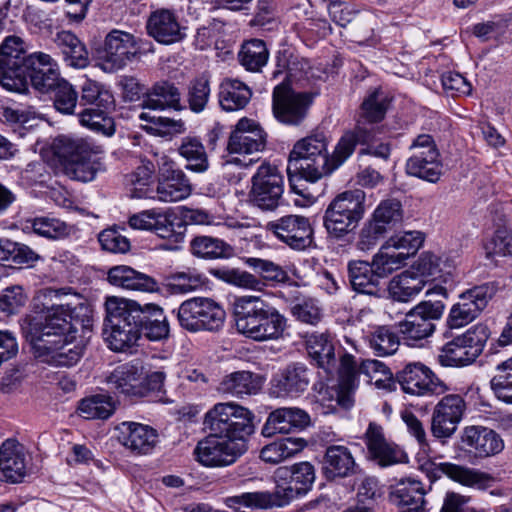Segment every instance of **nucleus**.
Returning <instances> with one entry per match:
<instances>
[{
  "instance_id": "f257e3e1",
  "label": "nucleus",
  "mask_w": 512,
  "mask_h": 512,
  "mask_svg": "<svg viewBox=\"0 0 512 512\" xmlns=\"http://www.w3.org/2000/svg\"><path fill=\"white\" fill-rule=\"evenodd\" d=\"M39 297L51 302L42 316H27L22 324V332L32 347L35 357L60 367H71L83 356L84 346L76 342L78 320L67 297L77 298L71 288H45Z\"/></svg>"
},
{
  "instance_id": "f03ea898",
  "label": "nucleus",
  "mask_w": 512,
  "mask_h": 512,
  "mask_svg": "<svg viewBox=\"0 0 512 512\" xmlns=\"http://www.w3.org/2000/svg\"><path fill=\"white\" fill-rule=\"evenodd\" d=\"M234 314L237 331L254 341L277 340L286 329L285 316L256 296L236 298Z\"/></svg>"
},
{
  "instance_id": "7ed1b4c3",
  "label": "nucleus",
  "mask_w": 512,
  "mask_h": 512,
  "mask_svg": "<svg viewBox=\"0 0 512 512\" xmlns=\"http://www.w3.org/2000/svg\"><path fill=\"white\" fill-rule=\"evenodd\" d=\"M314 481V466L309 462H300L292 466L291 479L285 488H278L274 493L267 491L242 493L227 497L224 502L227 507L235 510H239L241 507L251 509L282 507L294 498L307 494Z\"/></svg>"
},
{
  "instance_id": "20e7f679",
  "label": "nucleus",
  "mask_w": 512,
  "mask_h": 512,
  "mask_svg": "<svg viewBox=\"0 0 512 512\" xmlns=\"http://www.w3.org/2000/svg\"><path fill=\"white\" fill-rule=\"evenodd\" d=\"M51 151L57 165L69 178L81 182L94 180L99 162L93 157L91 145L82 138L56 137Z\"/></svg>"
},
{
  "instance_id": "39448f33",
  "label": "nucleus",
  "mask_w": 512,
  "mask_h": 512,
  "mask_svg": "<svg viewBox=\"0 0 512 512\" xmlns=\"http://www.w3.org/2000/svg\"><path fill=\"white\" fill-rule=\"evenodd\" d=\"M105 308L107 324L104 335L108 347L116 352H124L137 345L141 332L130 300L110 297L106 300Z\"/></svg>"
},
{
  "instance_id": "423d86ee",
  "label": "nucleus",
  "mask_w": 512,
  "mask_h": 512,
  "mask_svg": "<svg viewBox=\"0 0 512 512\" xmlns=\"http://www.w3.org/2000/svg\"><path fill=\"white\" fill-rule=\"evenodd\" d=\"M253 413L236 403L215 404L206 414L204 424L210 432L223 435L233 442L247 445V439L254 433Z\"/></svg>"
},
{
  "instance_id": "0eeeda50",
  "label": "nucleus",
  "mask_w": 512,
  "mask_h": 512,
  "mask_svg": "<svg viewBox=\"0 0 512 512\" xmlns=\"http://www.w3.org/2000/svg\"><path fill=\"white\" fill-rule=\"evenodd\" d=\"M365 201L366 194L361 189L338 194L324 214V226L328 233L341 238L354 229L365 214Z\"/></svg>"
},
{
  "instance_id": "6e6552de",
  "label": "nucleus",
  "mask_w": 512,
  "mask_h": 512,
  "mask_svg": "<svg viewBox=\"0 0 512 512\" xmlns=\"http://www.w3.org/2000/svg\"><path fill=\"white\" fill-rule=\"evenodd\" d=\"M328 142L324 134L307 136L294 144L289 154L288 171H298L309 182H317L328 176Z\"/></svg>"
},
{
  "instance_id": "1a4fd4ad",
  "label": "nucleus",
  "mask_w": 512,
  "mask_h": 512,
  "mask_svg": "<svg viewBox=\"0 0 512 512\" xmlns=\"http://www.w3.org/2000/svg\"><path fill=\"white\" fill-rule=\"evenodd\" d=\"M32 53L28 54L24 40L16 35L4 38L0 45V84L9 91H21L29 65H32Z\"/></svg>"
},
{
  "instance_id": "9d476101",
  "label": "nucleus",
  "mask_w": 512,
  "mask_h": 512,
  "mask_svg": "<svg viewBox=\"0 0 512 512\" xmlns=\"http://www.w3.org/2000/svg\"><path fill=\"white\" fill-rule=\"evenodd\" d=\"M225 310L211 298L193 297L180 304L177 319L190 332L217 331L225 321Z\"/></svg>"
},
{
  "instance_id": "9b49d317",
  "label": "nucleus",
  "mask_w": 512,
  "mask_h": 512,
  "mask_svg": "<svg viewBox=\"0 0 512 512\" xmlns=\"http://www.w3.org/2000/svg\"><path fill=\"white\" fill-rule=\"evenodd\" d=\"M409 149L411 156L406 162L407 174L436 183L443 173V165L432 136L418 135L412 141Z\"/></svg>"
},
{
  "instance_id": "f8f14e48",
  "label": "nucleus",
  "mask_w": 512,
  "mask_h": 512,
  "mask_svg": "<svg viewBox=\"0 0 512 512\" xmlns=\"http://www.w3.org/2000/svg\"><path fill=\"white\" fill-rule=\"evenodd\" d=\"M250 201L263 211H274L284 192V177L275 165L261 164L253 175Z\"/></svg>"
},
{
  "instance_id": "ddd939ff",
  "label": "nucleus",
  "mask_w": 512,
  "mask_h": 512,
  "mask_svg": "<svg viewBox=\"0 0 512 512\" xmlns=\"http://www.w3.org/2000/svg\"><path fill=\"white\" fill-rule=\"evenodd\" d=\"M247 450V445L233 442L223 435L210 432L198 442L194 453L197 460L208 467H221L233 464Z\"/></svg>"
},
{
  "instance_id": "4468645a",
  "label": "nucleus",
  "mask_w": 512,
  "mask_h": 512,
  "mask_svg": "<svg viewBox=\"0 0 512 512\" xmlns=\"http://www.w3.org/2000/svg\"><path fill=\"white\" fill-rule=\"evenodd\" d=\"M266 230L291 249L303 251L313 243V227L303 215H284L266 224Z\"/></svg>"
},
{
  "instance_id": "2eb2a0df",
  "label": "nucleus",
  "mask_w": 512,
  "mask_h": 512,
  "mask_svg": "<svg viewBox=\"0 0 512 512\" xmlns=\"http://www.w3.org/2000/svg\"><path fill=\"white\" fill-rule=\"evenodd\" d=\"M158 180L156 187L157 199L172 203L187 199L192 194V184L187 175L166 155L157 159Z\"/></svg>"
},
{
  "instance_id": "dca6fc26",
  "label": "nucleus",
  "mask_w": 512,
  "mask_h": 512,
  "mask_svg": "<svg viewBox=\"0 0 512 512\" xmlns=\"http://www.w3.org/2000/svg\"><path fill=\"white\" fill-rule=\"evenodd\" d=\"M312 95L295 92L285 84L277 85L273 91V114L287 125H299L306 117L312 103Z\"/></svg>"
},
{
  "instance_id": "f3484780",
  "label": "nucleus",
  "mask_w": 512,
  "mask_h": 512,
  "mask_svg": "<svg viewBox=\"0 0 512 512\" xmlns=\"http://www.w3.org/2000/svg\"><path fill=\"white\" fill-rule=\"evenodd\" d=\"M397 379L401 389L414 396L441 395L448 390L447 385L420 362L407 364L397 374Z\"/></svg>"
},
{
  "instance_id": "a211bd4d",
  "label": "nucleus",
  "mask_w": 512,
  "mask_h": 512,
  "mask_svg": "<svg viewBox=\"0 0 512 512\" xmlns=\"http://www.w3.org/2000/svg\"><path fill=\"white\" fill-rule=\"evenodd\" d=\"M466 403L457 394L444 396L434 407L431 416V433L437 439L451 438L462 421Z\"/></svg>"
},
{
  "instance_id": "6ab92c4d",
  "label": "nucleus",
  "mask_w": 512,
  "mask_h": 512,
  "mask_svg": "<svg viewBox=\"0 0 512 512\" xmlns=\"http://www.w3.org/2000/svg\"><path fill=\"white\" fill-rule=\"evenodd\" d=\"M116 429L119 443L135 456L151 454L159 443L158 431L149 425L125 421Z\"/></svg>"
},
{
  "instance_id": "aec40b11",
  "label": "nucleus",
  "mask_w": 512,
  "mask_h": 512,
  "mask_svg": "<svg viewBox=\"0 0 512 512\" xmlns=\"http://www.w3.org/2000/svg\"><path fill=\"white\" fill-rule=\"evenodd\" d=\"M266 145V133L254 120L243 117L230 134L227 149L230 154L250 155Z\"/></svg>"
},
{
  "instance_id": "412c9836",
  "label": "nucleus",
  "mask_w": 512,
  "mask_h": 512,
  "mask_svg": "<svg viewBox=\"0 0 512 512\" xmlns=\"http://www.w3.org/2000/svg\"><path fill=\"white\" fill-rule=\"evenodd\" d=\"M137 53L138 47L132 34L113 30L105 38L101 58L107 69L117 70L123 68Z\"/></svg>"
},
{
  "instance_id": "4be33fe9",
  "label": "nucleus",
  "mask_w": 512,
  "mask_h": 512,
  "mask_svg": "<svg viewBox=\"0 0 512 512\" xmlns=\"http://www.w3.org/2000/svg\"><path fill=\"white\" fill-rule=\"evenodd\" d=\"M132 312L135 315L141 335L144 334L151 341H160L169 335V323L161 306L154 303L140 305L130 300Z\"/></svg>"
},
{
  "instance_id": "5701e85b",
  "label": "nucleus",
  "mask_w": 512,
  "mask_h": 512,
  "mask_svg": "<svg viewBox=\"0 0 512 512\" xmlns=\"http://www.w3.org/2000/svg\"><path fill=\"white\" fill-rule=\"evenodd\" d=\"M461 442L465 450L476 458H487L504 449L502 438L492 429L483 426L465 427Z\"/></svg>"
},
{
  "instance_id": "b1692460",
  "label": "nucleus",
  "mask_w": 512,
  "mask_h": 512,
  "mask_svg": "<svg viewBox=\"0 0 512 512\" xmlns=\"http://www.w3.org/2000/svg\"><path fill=\"white\" fill-rule=\"evenodd\" d=\"M27 465L24 446L14 439L5 440L0 447V480L21 482L27 474Z\"/></svg>"
},
{
  "instance_id": "393cba45",
  "label": "nucleus",
  "mask_w": 512,
  "mask_h": 512,
  "mask_svg": "<svg viewBox=\"0 0 512 512\" xmlns=\"http://www.w3.org/2000/svg\"><path fill=\"white\" fill-rule=\"evenodd\" d=\"M310 424L308 413L297 407H282L272 411L262 427V435L273 437L302 430Z\"/></svg>"
},
{
  "instance_id": "a878e982",
  "label": "nucleus",
  "mask_w": 512,
  "mask_h": 512,
  "mask_svg": "<svg viewBox=\"0 0 512 512\" xmlns=\"http://www.w3.org/2000/svg\"><path fill=\"white\" fill-rule=\"evenodd\" d=\"M321 470L326 480L339 481L355 475L358 465L348 447L330 445L325 450Z\"/></svg>"
},
{
  "instance_id": "bb28decb",
  "label": "nucleus",
  "mask_w": 512,
  "mask_h": 512,
  "mask_svg": "<svg viewBox=\"0 0 512 512\" xmlns=\"http://www.w3.org/2000/svg\"><path fill=\"white\" fill-rule=\"evenodd\" d=\"M144 366L139 362H130L117 366L107 377L106 383L111 391L132 397H143L141 379Z\"/></svg>"
},
{
  "instance_id": "cd10ccee",
  "label": "nucleus",
  "mask_w": 512,
  "mask_h": 512,
  "mask_svg": "<svg viewBox=\"0 0 512 512\" xmlns=\"http://www.w3.org/2000/svg\"><path fill=\"white\" fill-rule=\"evenodd\" d=\"M365 436L368 451L379 466L388 467L406 461V454L385 439L380 426L370 423Z\"/></svg>"
},
{
  "instance_id": "c85d7f7f",
  "label": "nucleus",
  "mask_w": 512,
  "mask_h": 512,
  "mask_svg": "<svg viewBox=\"0 0 512 512\" xmlns=\"http://www.w3.org/2000/svg\"><path fill=\"white\" fill-rule=\"evenodd\" d=\"M29 65V77L33 88L41 93L53 90L63 79L60 78L57 62L47 53L34 52Z\"/></svg>"
},
{
  "instance_id": "c756f323",
  "label": "nucleus",
  "mask_w": 512,
  "mask_h": 512,
  "mask_svg": "<svg viewBox=\"0 0 512 512\" xmlns=\"http://www.w3.org/2000/svg\"><path fill=\"white\" fill-rule=\"evenodd\" d=\"M184 30L177 16L168 9L154 11L147 22L149 35L162 44H172L182 40L185 37Z\"/></svg>"
},
{
  "instance_id": "7c9ffc66",
  "label": "nucleus",
  "mask_w": 512,
  "mask_h": 512,
  "mask_svg": "<svg viewBox=\"0 0 512 512\" xmlns=\"http://www.w3.org/2000/svg\"><path fill=\"white\" fill-rule=\"evenodd\" d=\"M373 139L372 131L359 124L352 131L342 135L331 155L328 154V176L343 165L353 154L357 144H366Z\"/></svg>"
},
{
  "instance_id": "2f4dec72",
  "label": "nucleus",
  "mask_w": 512,
  "mask_h": 512,
  "mask_svg": "<svg viewBox=\"0 0 512 512\" xmlns=\"http://www.w3.org/2000/svg\"><path fill=\"white\" fill-rule=\"evenodd\" d=\"M309 383V369L304 364L294 363L273 379V392L277 397H294L306 391Z\"/></svg>"
},
{
  "instance_id": "473e14b6",
  "label": "nucleus",
  "mask_w": 512,
  "mask_h": 512,
  "mask_svg": "<svg viewBox=\"0 0 512 512\" xmlns=\"http://www.w3.org/2000/svg\"><path fill=\"white\" fill-rule=\"evenodd\" d=\"M305 346L309 357L318 368L331 374L336 370L335 348L330 335L311 333L305 337Z\"/></svg>"
},
{
  "instance_id": "72a5a7b5",
  "label": "nucleus",
  "mask_w": 512,
  "mask_h": 512,
  "mask_svg": "<svg viewBox=\"0 0 512 512\" xmlns=\"http://www.w3.org/2000/svg\"><path fill=\"white\" fill-rule=\"evenodd\" d=\"M438 468L449 479L468 488L486 490L494 482L490 474L464 465L443 462Z\"/></svg>"
},
{
  "instance_id": "f704fd0d",
  "label": "nucleus",
  "mask_w": 512,
  "mask_h": 512,
  "mask_svg": "<svg viewBox=\"0 0 512 512\" xmlns=\"http://www.w3.org/2000/svg\"><path fill=\"white\" fill-rule=\"evenodd\" d=\"M107 278L110 284L126 290L154 292L158 289L154 278L125 265L112 267Z\"/></svg>"
},
{
  "instance_id": "c9c22d12",
  "label": "nucleus",
  "mask_w": 512,
  "mask_h": 512,
  "mask_svg": "<svg viewBox=\"0 0 512 512\" xmlns=\"http://www.w3.org/2000/svg\"><path fill=\"white\" fill-rule=\"evenodd\" d=\"M391 495L394 502L400 507V512H423L424 510L425 490L422 483L416 479L399 480Z\"/></svg>"
},
{
  "instance_id": "e433bc0d",
  "label": "nucleus",
  "mask_w": 512,
  "mask_h": 512,
  "mask_svg": "<svg viewBox=\"0 0 512 512\" xmlns=\"http://www.w3.org/2000/svg\"><path fill=\"white\" fill-rule=\"evenodd\" d=\"M141 106L153 110L173 109L181 111L185 108L181 104V93L179 89L174 84L167 81L155 83L145 93Z\"/></svg>"
},
{
  "instance_id": "4c0bfd02",
  "label": "nucleus",
  "mask_w": 512,
  "mask_h": 512,
  "mask_svg": "<svg viewBox=\"0 0 512 512\" xmlns=\"http://www.w3.org/2000/svg\"><path fill=\"white\" fill-rule=\"evenodd\" d=\"M54 43L61 51L68 66L83 69L89 65V52L85 44L71 31L58 32L55 35Z\"/></svg>"
},
{
  "instance_id": "58836bf2",
  "label": "nucleus",
  "mask_w": 512,
  "mask_h": 512,
  "mask_svg": "<svg viewBox=\"0 0 512 512\" xmlns=\"http://www.w3.org/2000/svg\"><path fill=\"white\" fill-rule=\"evenodd\" d=\"M252 97V90L242 81L225 78L219 85V104L228 112L238 111L246 107Z\"/></svg>"
},
{
  "instance_id": "ea45409f",
  "label": "nucleus",
  "mask_w": 512,
  "mask_h": 512,
  "mask_svg": "<svg viewBox=\"0 0 512 512\" xmlns=\"http://www.w3.org/2000/svg\"><path fill=\"white\" fill-rule=\"evenodd\" d=\"M348 275L356 292L371 296L379 295L380 278L371 263L361 260L349 262Z\"/></svg>"
},
{
  "instance_id": "a19ab883",
  "label": "nucleus",
  "mask_w": 512,
  "mask_h": 512,
  "mask_svg": "<svg viewBox=\"0 0 512 512\" xmlns=\"http://www.w3.org/2000/svg\"><path fill=\"white\" fill-rule=\"evenodd\" d=\"M357 386L356 361L350 354L341 357L339 367V385L336 391V402L344 409L354 404L353 392Z\"/></svg>"
},
{
  "instance_id": "79ce46f5",
  "label": "nucleus",
  "mask_w": 512,
  "mask_h": 512,
  "mask_svg": "<svg viewBox=\"0 0 512 512\" xmlns=\"http://www.w3.org/2000/svg\"><path fill=\"white\" fill-rule=\"evenodd\" d=\"M262 386L259 376L249 371H236L226 375L219 384L218 390L234 397L256 394Z\"/></svg>"
},
{
  "instance_id": "37998d69",
  "label": "nucleus",
  "mask_w": 512,
  "mask_h": 512,
  "mask_svg": "<svg viewBox=\"0 0 512 512\" xmlns=\"http://www.w3.org/2000/svg\"><path fill=\"white\" fill-rule=\"evenodd\" d=\"M177 151L186 161V170L194 173H204L209 169L208 154L199 137L185 136L182 138Z\"/></svg>"
},
{
  "instance_id": "c03bdc74",
  "label": "nucleus",
  "mask_w": 512,
  "mask_h": 512,
  "mask_svg": "<svg viewBox=\"0 0 512 512\" xmlns=\"http://www.w3.org/2000/svg\"><path fill=\"white\" fill-rule=\"evenodd\" d=\"M450 267L447 258L432 252H423L410 269L427 285L442 278L445 273L450 274V270H447Z\"/></svg>"
},
{
  "instance_id": "a18cd8bd",
  "label": "nucleus",
  "mask_w": 512,
  "mask_h": 512,
  "mask_svg": "<svg viewBox=\"0 0 512 512\" xmlns=\"http://www.w3.org/2000/svg\"><path fill=\"white\" fill-rule=\"evenodd\" d=\"M499 287L496 282H486L464 291L457 302L477 316L486 308L489 301L496 295Z\"/></svg>"
},
{
  "instance_id": "49530a36",
  "label": "nucleus",
  "mask_w": 512,
  "mask_h": 512,
  "mask_svg": "<svg viewBox=\"0 0 512 512\" xmlns=\"http://www.w3.org/2000/svg\"><path fill=\"white\" fill-rule=\"evenodd\" d=\"M435 331V324L428 322L412 309L405 318L398 323V332L410 345L430 337Z\"/></svg>"
},
{
  "instance_id": "de8ad7c7",
  "label": "nucleus",
  "mask_w": 512,
  "mask_h": 512,
  "mask_svg": "<svg viewBox=\"0 0 512 512\" xmlns=\"http://www.w3.org/2000/svg\"><path fill=\"white\" fill-rule=\"evenodd\" d=\"M306 445L307 442L303 438H284L264 446L260 451V458L266 463L277 464L294 457Z\"/></svg>"
},
{
  "instance_id": "09e8293b",
  "label": "nucleus",
  "mask_w": 512,
  "mask_h": 512,
  "mask_svg": "<svg viewBox=\"0 0 512 512\" xmlns=\"http://www.w3.org/2000/svg\"><path fill=\"white\" fill-rule=\"evenodd\" d=\"M190 250L194 256L206 260L229 258L234 253L230 244L210 236L195 237L190 243Z\"/></svg>"
},
{
  "instance_id": "8fccbe9b",
  "label": "nucleus",
  "mask_w": 512,
  "mask_h": 512,
  "mask_svg": "<svg viewBox=\"0 0 512 512\" xmlns=\"http://www.w3.org/2000/svg\"><path fill=\"white\" fill-rule=\"evenodd\" d=\"M425 286L424 280L417 277L409 268L390 281L388 290L393 299L399 302H408L418 295Z\"/></svg>"
},
{
  "instance_id": "3c124183",
  "label": "nucleus",
  "mask_w": 512,
  "mask_h": 512,
  "mask_svg": "<svg viewBox=\"0 0 512 512\" xmlns=\"http://www.w3.org/2000/svg\"><path fill=\"white\" fill-rule=\"evenodd\" d=\"M369 220L385 234H388L403 220L401 202L396 199L381 201L371 214Z\"/></svg>"
},
{
  "instance_id": "603ef678",
  "label": "nucleus",
  "mask_w": 512,
  "mask_h": 512,
  "mask_svg": "<svg viewBox=\"0 0 512 512\" xmlns=\"http://www.w3.org/2000/svg\"><path fill=\"white\" fill-rule=\"evenodd\" d=\"M238 58L247 71L259 72L267 64L269 52L264 41L250 39L242 44Z\"/></svg>"
},
{
  "instance_id": "864d4df0",
  "label": "nucleus",
  "mask_w": 512,
  "mask_h": 512,
  "mask_svg": "<svg viewBox=\"0 0 512 512\" xmlns=\"http://www.w3.org/2000/svg\"><path fill=\"white\" fill-rule=\"evenodd\" d=\"M27 228H30L41 237L52 240L63 239L73 233V226L58 218L49 216L35 217L28 220Z\"/></svg>"
},
{
  "instance_id": "5fc2aeb1",
  "label": "nucleus",
  "mask_w": 512,
  "mask_h": 512,
  "mask_svg": "<svg viewBox=\"0 0 512 512\" xmlns=\"http://www.w3.org/2000/svg\"><path fill=\"white\" fill-rule=\"evenodd\" d=\"M407 260V253L394 251L387 244H383L373 256L371 264L380 279L386 278L394 271L402 268Z\"/></svg>"
},
{
  "instance_id": "6e6d98bb",
  "label": "nucleus",
  "mask_w": 512,
  "mask_h": 512,
  "mask_svg": "<svg viewBox=\"0 0 512 512\" xmlns=\"http://www.w3.org/2000/svg\"><path fill=\"white\" fill-rule=\"evenodd\" d=\"M209 273L216 279L239 288L261 291L265 286L261 279L237 268H212L209 270Z\"/></svg>"
},
{
  "instance_id": "4d7b16f0",
  "label": "nucleus",
  "mask_w": 512,
  "mask_h": 512,
  "mask_svg": "<svg viewBox=\"0 0 512 512\" xmlns=\"http://www.w3.org/2000/svg\"><path fill=\"white\" fill-rule=\"evenodd\" d=\"M366 340L376 356L385 357L393 355L399 347L397 334L387 326H378L370 331Z\"/></svg>"
},
{
  "instance_id": "13d9d810",
  "label": "nucleus",
  "mask_w": 512,
  "mask_h": 512,
  "mask_svg": "<svg viewBox=\"0 0 512 512\" xmlns=\"http://www.w3.org/2000/svg\"><path fill=\"white\" fill-rule=\"evenodd\" d=\"M388 105V97L382 91L375 90L364 99L357 124L360 123L362 127H365L366 123L380 122L386 114Z\"/></svg>"
},
{
  "instance_id": "bf43d9fd",
  "label": "nucleus",
  "mask_w": 512,
  "mask_h": 512,
  "mask_svg": "<svg viewBox=\"0 0 512 512\" xmlns=\"http://www.w3.org/2000/svg\"><path fill=\"white\" fill-rule=\"evenodd\" d=\"M79 413L86 419H107L115 410L114 402L108 395H93L82 399L78 406Z\"/></svg>"
},
{
  "instance_id": "052dcab7",
  "label": "nucleus",
  "mask_w": 512,
  "mask_h": 512,
  "mask_svg": "<svg viewBox=\"0 0 512 512\" xmlns=\"http://www.w3.org/2000/svg\"><path fill=\"white\" fill-rule=\"evenodd\" d=\"M210 93V80L206 75L191 80L186 92L189 109L194 113L203 112L209 102Z\"/></svg>"
},
{
  "instance_id": "680f3d73",
  "label": "nucleus",
  "mask_w": 512,
  "mask_h": 512,
  "mask_svg": "<svg viewBox=\"0 0 512 512\" xmlns=\"http://www.w3.org/2000/svg\"><path fill=\"white\" fill-rule=\"evenodd\" d=\"M109 108H87L79 115L80 123L89 129L102 133L106 136H111L115 132L114 121L107 115Z\"/></svg>"
},
{
  "instance_id": "e2e57ef3",
  "label": "nucleus",
  "mask_w": 512,
  "mask_h": 512,
  "mask_svg": "<svg viewBox=\"0 0 512 512\" xmlns=\"http://www.w3.org/2000/svg\"><path fill=\"white\" fill-rule=\"evenodd\" d=\"M474 358L468 352L458 337L446 343L440 350L438 362L444 367L466 366L474 362Z\"/></svg>"
},
{
  "instance_id": "0e129e2a",
  "label": "nucleus",
  "mask_w": 512,
  "mask_h": 512,
  "mask_svg": "<svg viewBox=\"0 0 512 512\" xmlns=\"http://www.w3.org/2000/svg\"><path fill=\"white\" fill-rule=\"evenodd\" d=\"M203 284V276L194 269L175 272L167 279V288L173 294L193 292L202 287Z\"/></svg>"
},
{
  "instance_id": "69168bd1",
  "label": "nucleus",
  "mask_w": 512,
  "mask_h": 512,
  "mask_svg": "<svg viewBox=\"0 0 512 512\" xmlns=\"http://www.w3.org/2000/svg\"><path fill=\"white\" fill-rule=\"evenodd\" d=\"M491 388L500 400L512 404V358L497 365Z\"/></svg>"
},
{
  "instance_id": "338daca9",
  "label": "nucleus",
  "mask_w": 512,
  "mask_h": 512,
  "mask_svg": "<svg viewBox=\"0 0 512 512\" xmlns=\"http://www.w3.org/2000/svg\"><path fill=\"white\" fill-rule=\"evenodd\" d=\"M244 263L268 282L284 283L288 280L287 272L280 265L270 260L246 257Z\"/></svg>"
},
{
  "instance_id": "774afa93",
  "label": "nucleus",
  "mask_w": 512,
  "mask_h": 512,
  "mask_svg": "<svg viewBox=\"0 0 512 512\" xmlns=\"http://www.w3.org/2000/svg\"><path fill=\"white\" fill-rule=\"evenodd\" d=\"M78 101V93L66 80L53 89V105L57 111L65 115L74 113Z\"/></svg>"
}]
</instances>
